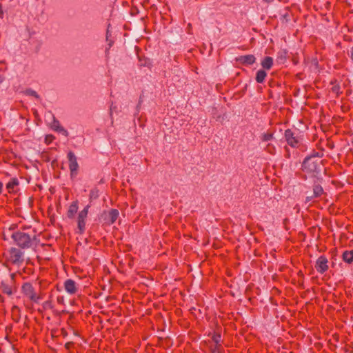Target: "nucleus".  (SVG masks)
I'll use <instances>...</instances> for the list:
<instances>
[{
  "label": "nucleus",
  "instance_id": "1",
  "mask_svg": "<svg viewBox=\"0 0 353 353\" xmlns=\"http://www.w3.org/2000/svg\"><path fill=\"white\" fill-rule=\"evenodd\" d=\"M323 155V149L319 152L314 150L304 159L301 168L303 172L302 179L306 180L307 178H319L323 167V161L321 159Z\"/></svg>",
  "mask_w": 353,
  "mask_h": 353
},
{
  "label": "nucleus",
  "instance_id": "2",
  "mask_svg": "<svg viewBox=\"0 0 353 353\" xmlns=\"http://www.w3.org/2000/svg\"><path fill=\"white\" fill-rule=\"evenodd\" d=\"M14 243L21 249L33 248L37 246V236L34 229L23 227L21 230L13 232L10 234Z\"/></svg>",
  "mask_w": 353,
  "mask_h": 353
},
{
  "label": "nucleus",
  "instance_id": "3",
  "mask_svg": "<svg viewBox=\"0 0 353 353\" xmlns=\"http://www.w3.org/2000/svg\"><path fill=\"white\" fill-rule=\"evenodd\" d=\"M20 293L24 300L25 307L30 309L34 304H39L44 298L45 293L41 288H37L30 281H26L21 284Z\"/></svg>",
  "mask_w": 353,
  "mask_h": 353
},
{
  "label": "nucleus",
  "instance_id": "4",
  "mask_svg": "<svg viewBox=\"0 0 353 353\" xmlns=\"http://www.w3.org/2000/svg\"><path fill=\"white\" fill-rule=\"evenodd\" d=\"M16 274L3 272L0 278V290L1 293L12 296L17 292Z\"/></svg>",
  "mask_w": 353,
  "mask_h": 353
},
{
  "label": "nucleus",
  "instance_id": "5",
  "mask_svg": "<svg viewBox=\"0 0 353 353\" xmlns=\"http://www.w3.org/2000/svg\"><path fill=\"white\" fill-rule=\"evenodd\" d=\"M90 208V205H86L84 208L78 212L77 216H75V222L77 223V230H75V233L79 235L84 234L86 230V221L88 219L89 209Z\"/></svg>",
  "mask_w": 353,
  "mask_h": 353
},
{
  "label": "nucleus",
  "instance_id": "6",
  "mask_svg": "<svg viewBox=\"0 0 353 353\" xmlns=\"http://www.w3.org/2000/svg\"><path fill=\"white\" fill-rule=\"evenodd\" d=\"M7 263L19 266L24 261L23 252L19 248H11L4 254Z\"/></svg>",
  "mask_w": 353,
  "mask_h": 353
},
{
  "label": "nucleus",
  "instance_id": "7",
  "mask_svg": "<svg viewBox=\"0 0 353 353\" xmlns=\"http://www.w3.org/2000/svg\"><path fill=\"white\" fill-rule=\"evenodd\" d=\"M322 181L323 179L320 177L314 179L312 185V193H307L305 200V203H310L316 199H319L323 195H326V193L325 192L321 184Z\"/></svg>",
  "mask_w": 353,
  "mask_h": 353
},
{
  "label": "nucleus",
  "instance_id": "8",
  "mask_svg": "<svg viewBox=\"0 0 353 353\" xmlns=\"http://www.w3.org/2000/svg\"><path fill=\"white\" fill-rule=\"evenodd\" d=\"M48 310H51L54 316H61L65 312L64 310H59L55 308L52 296H50L48 300L42 303L41 307L38 308L37 312L42 317H44L46 316Z\"/></svg>",
  "mask_w": 353,
  "mask_h": 353
},
{
  "label": "nucleus",
  "instance_id": "9",
  "mask_svg": "<svg viewBox=\"0 0 353 353\" xmlns=\"http://www.w3.org/2000/svg\"><path fill=\"white\" fill-rule=\"evenodd\" d=\"M209 336H211L212 342L214 344H210L209 351L210 353H225V350L223 346V341L221 339V334L219 332L214 331L213 333H209ZM211 343V341H208Z\"/></svg>",
  "mask_w": 353,
  "mask_h": 353
},
{
  "label": "nucleus",
  "instance_id": "10",
  "mask_svg": "<svg viewBox=\"0 0 353 353\" xmlns=\"http://www.w3.org/2000/svg\"><path fill=\"white\" fill-rule=\"evenodd\" d=\"M284 138L287 143L292 148H299L301 145V137L291 129L285 130Z\"/></svg>",
  "mask_w": 353,
  "mask_h": 353
},
{
  "label": "nucleus",
  "instance_id": "11",
  "mask_svg": "<svg viewBox=\"0 0 353 353\" xmlns=\"http://www.w3.org/2000/svg\"><path fill=\"white\" fill-rule=\"evenodd\" d=\"M68 160V166L70 171L71 178H74L78 174L79 164L77 162V158L72 151H69L67 154Z\"/></svg>",
  "mask_w": 353,
  "mask_h": 353
},
{
  "label": "nucleus",
  "instance_id": "12",
  "mask_svg": "<svg viewBox=\"0 0 353 353\" xmlns=\"http://www.w3.org/2000/svg\"><path fill=\"white\" fill-rule=\"evenodd\" d=\"M316 272L321 274H324L329 269L328 259L325 255H321L316 259L314 265Z\"/></svg>",
  "mask_w": 353,
  "mask_h": 353
},
{
  "label": "nucleus",
  "instance_id": "13",
  "mask_svg": "<svg viewBox=\"0 0 353 353\" xmlns=\"http://www.w3.org/2000/svg\"><path fill=\"white\" fill-rule=\"evenodd\" d=\"M234 61L243 65H251L255 63L256 58L253 54H246L236 57Z\"/></svg>",
  "mask_w": 353,
  "mask_h": 353
},
{
  "label": "nucleus",
  "instance_id": "14",
  "mask_svg": "<svg viewBox=\"0 0 353 353\" xmlns=\"http://www.w3.org/2000/svg\"><path fill=\"white\" fill-rule=\"evenodd\" d=\"M104 221L108 225L113 224L119 217V212L117 209L112 208L108 212L104 213Z\"/></svg>",
  "mask_w": 353,
  "mask_h": 353
},
{
  "label": "nucleus",
  "instance_id": "15",
  "mask_svg": "<svg viewBox=\"0 0 353 353\" xmlns=\"http://www.w3.org/2000/svg\"><path fill=\"white\" fill-rule=\"evenodd\" d=\"M63 285L65 291L70 295H74L78 292L79 285L72 279L65 280Z\"/></svg>",
  "mask_w": 353,
  "mask_h": 353
},
{
  "label": "nucleus",
  "instance_id": "16",
  "mask_svg": "<svg viewBox=\"0 0 353 353\" xmlns=\"http://www.w3.org/2000/svg\"><path fill=\"white\" fill-rule=\"evenodd\" d=\"M79 209L78 200L73 201L68 206L66 216L70 220H74Z\"/></svg>",
  "mask_w": 353,
  "mask_h": 353
},
{
  "label": "nucleus",
  "instance_id": "17",
  "mask_svg": "<svg viewBox=\"0 0 353 353\" xmlns=\"http://www.w3.org/2000/svg\"><path fill=\"white\" fill-rule=\"evenodd\" d=\"M135 49L137 50L138 59H139V65L140 67H146L149 69H151L152 67V63L151 60L149 58L145 57H141L139 54V52L141 50L140 48L138 46L135 47Z\"/></svg>",
  "mask_w": 353,
  "mask_h": 353
},
{
  "label": "nucleus",
  "instance_id": "18",
  "mask_svg": "<svg viewBox=\"0 0 353 353\" xmlns=\"http://www.w3.org/2000/svg\"><path fill=\"white\" fill-rule=\"evenodd\" d=\"M51 128L57 132L62 133L64 136L68 137V131L60 124V122L54 119L53 122L51 125Z\"/></svg>",
  "mask_w": 353,
  "mask_h": 353
},
{
  "label": "nucleus",
  "instance_id": "19",
  "mask_svg": "<svg viewBox=\"0 0 353 353\" xmlns=\"http://www.w3.org/2000/svg\"><path fill=\"white\" fill-rule=\"evenodd\" d=\"M21 310L19 306H12L11 309L12 319L16 323L19 322L21 317Z\"/></svg>",
  "mask_w": 353,
  "mask_h": 353
},
{
  "label": "nucleus",
  "instance_id": "20",
  "mask_svg": "<svg viewBox=\"0 0 353 353\" xmlns=\"http://www.w3.org/2000/svg\"><path fill=\"white\" fill-rule=\"evenodd\" d=\"M342 260L347 264L353 263V250H345L342 254Z\"/></svg>",
  "mask_w": 353,
  "mask_h": 353
},
{
  "label": "nucleus",
  "instance_id": "21",
  "mask_svg": "<svg viewBox=\"0 0 353 353\" xmlns=\"http://www.w3.org/2000/svg\"><path fill=\"white\" fill-rule=\"evenodd\" d=\"M330 84L332 85L331 91L332 93L336 94V97H338L342 93V91H341L340 84L337 82L336 79L332 80Z\"/></svg>",
  "mask_w": 353,
  "mask_h": 353
},
{
  "label": "nucleus",
  "instance_id": "22",
  "mask_svg": "<svg viewBox=\"0 0 353 353\" xmlns=\"http://www.w3.org/2000/svg\"><path fill=\"white\" fill-rule=\"evenodd\" d=\"M19 184L17 178H12L10 181L6 184V189L9 193L14 192V188Z\"/></svg>",
  "mask_w": 353,
  "mask_h": 353
},
{
  "label": "nucleus",
  "instance_id": "23",
  "mask_svg": "<svg viewBox=\"0 0 353 353\" xmlns=\"http://www.w3.org/2000/svg\"><path fill=\"white\" fill-rule=\"evenodd\" d=\"M261 64L263 69L270 70L273 65V59L271 57H265Z\"/></svg>",
  "mask_w": 353,
  "mask_h": 353
},
{
  "label": "nucleus",
  "instance_id": "24",
  "mask_svg": "<svg viewBox=\"0 0 353 353\" xmlns=\"http://www.w3.org/2000/svg\"><path fill=\"white\" fill-rule=\"evenodd\" d=\"M288 57V51L286 50H281L277 52L276 61L279 63H283Z\"/></svg>",
  "mask_w": 353,
  "mask_h": 353
},
{
  "label": "nucleus",
  "instance_id": "25",
  "mask_svg": "<svg viewBox=\"0 0 353 353\" xmlns=\"http://www.w3.org/2000/svg\"><path fill=\"white\" fill-rule=\"evenodd\" d=\"M266 76L267 73L264 70H258L256 74V81L259 83H262L264 81Z\"/></svg>",
  "mask_w": 353,
  "mask_h": 353
},
{
  "label": "nucleus",
  "instance_id": "26",
  "mask_svg": "<svg viewBox=\"0 0 353 353\" xmlns=\"http://www.w3.org/2000/svg\"><path fill=\"white\" fill-rule=\"evenodd\" d=\"M99 191L97 188H94L90 191L89 199L90 201L97 199L99 197Z\"/></svg>",
  "mask_w": 353,
  "mask_h": 353
},
{
  "label": "nucleus",
  "instance_id": "27",
  "mask_svg": "<svg viewBox=\"0 0 353 353\" xmlns=\"http://www.w3.org/2000/svg\"><path fill=\"white\" fill-rule=\"evenodd\" d=\"M274 138V133L273 132H266L261 135V139L262 141H268L272 140Z\"/></svg>",
  "mask_w": 353,
  "mask_h": 353
},
{
  "label": "nucleus",
  "instance_id": "28",
  "mask_svg": "<svg viewBox=\"0 0 353 353\" xmlns=\"http://www.w3.org/2000/svg\"><path fill=\"white\" fill-rule=\"evenodd\" d=\"M24 93L26 94V95H28V96H32V97H34V98L37 99H40V97L39 95L37 93L36 91L32 90V89H26L24 92Z\"/></svg>",
  "mask_w": 353,
  "mask_h": 353
},
{
  "label": "nucleus",
  "instance_id": "29",
  "mask_svg": "<svg viewBox=\"0 0 353 353\" xmlns=\"http://www.w3.org/2000/svg\"><path fill=\"white\" fill-rule=\"evenodd\" d=\"M56 301H57V303L58 305H60L63 307L65 306V297L63 296H62V295L58 296L57 297Z\"/></svg>",
  "mask_w": 353,
  "mask_h": 353
},
{
  "label": "nucleus",
  "instance_id": "30",
  "mask_svg": "<svg viewBox=\"0 0 353 353\" xmlns=\"http://www.w3.org/2000/svg\"><path fill=\"white\" fill-rule=\"evenodd\" d=\"M265 150L270 154H274L275 151V148L272 144L269 143L267 145Z\"/></svg>",
  "mask_w": 353,
  "mask_h": 353
},
{
  "label": "nucleus",
  "instance_id": "31",
  "mask_svg": "<svg viewBox=\"0 0 353 353\" xmlns=\"http://www.w3.org/2000/svg\"><path fill=\"white\" fill-rule=\"evenodd\" d=\"M326 146L330 149V150H333L335 147V144H334V142L331 140L330 139H327V143H326Z\"/></svg>",
  "mask_w": 353,
  "mask_h": 353
},
{
  "label": "nucleus",
  "instance_id": "32",
  "mask_svg": "<svg viewBox=\"0 0 353 353\" xmlns=\"http://www.w3.org/2000/svg\"><path fill=\"white\" fill-rule=\"evenodd\" d=\"M54 139V137L52 134H48L46 136V142L48 143H50Z\"/></svg>",
  "mask_w": 353,
  "mask_h": 353
},
{
  "label": "nucleus",
  "instance_id": "33",
  "mask_svg": "<svg viewBox=\"0 0 353 353\" xmlns=\"http://www.w3.org/2000/svg\"><path fill=\"white\" fill-rule=\"evenodd\" d=\"M23 271H24V272H26L28 274H32L34 272V270L32 268H27V267L23 269Z\"/></svg>",
  "mask_w": 353,
  "mask_h": 353
},
{
  "label": "nucleus",
  "instance_id": "34",
  "mask_svg": "<svg viewBox=\"0 0 353 353\" xmlns=\"http://www.w3.org/2000/svg\"><path fill=\"white\" fill-rule=\"evenodd\" d=\"M17 228V224H12L10 225V226L8 228V230L10 232L12 231L13 232H16L15 230Z\"/></svg>",
  "mask_w": 353,
  "mask_h": 353
},
{
  "label": "nucleus",
  "instance_id": "35",
  "mask_svg": "<svg viewBox=\"0 0 353 353\" xmlns=\"http://www.w3.org/2000/svg\"><path fill=\"white\" fill-rule=\"evenodd\" d=\"M285 157L287 158V159H290V151H289V148L285 146Z\"/></svg>",
  "mask_w": 353,
  "mask_h": 353
},
{
  "label": "nucleus",
  "instance_id": "36",
  "mask_svg": "<svg viewBox=\"0 0 353 353\" xmlns=\"http://www.w3.org/2000/svg\"><path fill=\"white\" fill-rule=\"evenodd\" d=\"M348 55L353 63V46L351 48L350 52L348 53Z\"/></svg>",
  "mask_w": 353,
  "mask_h": 353
},
{
  "label": "nucleus",
  "instance_id": "37",
  "mask_svg": "<svg viewBox=\"0 0 353 353\" xmlns=\"http://www.w3.org/2000/svg\"><path fill=\"white\" fill-rule=\"evenodd\" d=\"M73 345V343L72 342H68L65 344V349L67 350H70V347Z\"/></svg>",
  "mask_w": 353,
  "mask_h": 353
},
{
  "label": "nucleus",
  "instance_id": "38",
  "mask_svg": "<svg viewBox=\"0 0 353 353\" xmlns=\"http://www.w3.org/2000/svg\"><path fill=\"white\" fill-rule=\"evenodd\" d=\"M3 16H4V13H3V7H2L1 3H0V19H3Z\"/></svg>",
  "mask_w": 353,
  "mask_h": 353
},
{
  "label": "nucleus",
  "instance_id": "39",
  "mask_svg": "<svg viewBox=\"0 0 353 353\" xmlns=\"http://www.w3.org/2000/svg\"><path fill=\"white\" fill-rule=\"evenodd\" d=\"M61 334L63 335V336H67V332L64 328L61 329Z\"/></svg>",
  "mask_w": 353,
  "mask_h": 353
},
{
  "label": "nucleus",
  "instance_id": "40",
  "mask_svg": "<svg viewBox=\"0 0 353 353\" xmlns=\"http://www.w3.org/2000/svg\"><path fill=\"white\" fill-rule=\"evenodd\" d=\"M52 167H54L58 165V161L57 159H54L51 163Z\"/></svg>",
  "mask_w": 353,
  "mask_h": 353
},
{
  "label": "nucleus",
  "instance_id": "41",
  "mask_svg": "<svg viewBox=\"0 0 353 353\" xmlns=\"http://www.w3.org/2000/svg\"><path fill=\"white\" fill-rule=\"evenodd\" d=\"M3 190V183L0 181V194H1Z\"/></svg>",
  "mask_w": 353,
  "mask_h": 353
},
{
  "label": "nucleus",
  "instance_id": "42",
  "mask_svg": "<svg viewBox=\"0 0 353 353\" xmlns=\"http://www.w3.org/2000/svg\"><path fill=\"white\" fill-rule=\"evenodd\" d=\"M0 302L3 303L4 302V297L0 295Z\"/></svg>",
  "mask_w": 353,
  "mask_h": 353
},
{
  "label": "nucleus",
  "instance_id": "43",
  "mask_svg": "<svg viewBox=\"0 0 353 353\" xmlns=\"http://www.w3.org/2000/svg\"><path fill=\"white\" fill-rule=\"evenodd\" d=\"M263 1L267 3H271V2L274 1V0H263Z\"/></svg>",
  "mask_w": 353,
  "mask_h": 353
},
{
  "label": "nucleus",
  "instance_id": "44",
  "mask_svg": "<svg viewBox=\"0 0 353 353\" xmlns=\"http://www.w3.org/2000/svg\"><path fill=\"white\" fill-rule=\"evenodd\" d=\"M269 85H270V87H272V85H274V82L273 81H270Z\"/></svg>",
  "mask_w": 353,
  "mask_h": 353
},
{
  "label": "nucleus",
  "instance_id": "45",
  "mask_svg": "<svg viewBox=\"0 0 353 353\" xmlns=\"http://www.w3.org/2000/svg\"><path fill=\"white\" fill-rule=\"evenodd\" d=\"M269 85H270V87H272V85H274V82L273 81H270Z\"/></svg>",
  "mask_w": 353,
  "mask_h": 353
},
{
  "label": "nucleus",
  "instance_id": "46",
  "mask_svg": "<svg viewBox=\"0 0 353 353\" xmlns=\"http://www.w3.org/2000/svg\"><path fill=\"white\" fill-rule=\"evenodd\" d=\"M190 311H194L195 310V307H192L190 309Z\"/></svg>",
  "mask_w": 353,
  "mask_h": 353
},
{
  "label": "nucleus",
  "instance_id": "47",
  "mask_svg": "<svg viewBox=\"0 0 353 353\" xmlns=\"http://www.w3.org/2000/svg\"><path fill=\"white\" fill-rule=\"evenodd\" d=\"M347 37H348L347 36H345V37H344V40H345V41H347Z\"/></svg>",
  "mask_w": 353,
  "mask_h": 353
},
{
  "label": "nucleus",
  "instance_id": "48",
  "mask_svg": "<svg viewBox=\"0 0 353 353\" xmlns=\"http://www.w3.org/2000/svg\"><path fill=\"white\" fill-rule=\"evenodd\" d=\"M46 319L50 321V316H47Z\"/></svg>",
  "mask_w": 353,
  "mask_h": 353
},
{
  "label": "nucleus",
  "instance_id": "49",
  "mask_svg": "<svg viewBox=\"0 0 353 353\" xmlns=\"http://www.w3.org/2000/svg\"><path fill=\"white\" fill-rule=\"evenodd\" d=\"M107 34H108V31L107 32ZM107 39H108V35L106 36Z\"/></svg>",
  "mask_w": 353,
  "mask_h": 353
},
{
  "label": "nucleus",
  "instance_id": "50",
  "mask_svg": "<svg viewBox=\"0 0 353 353\" xmlns=\"http://www.w3.org/2000/svg\"><path fill=\"white\" fill-rule=\"evenodd\" d=\"M112 41H110V43H109V46H112Z\"/></svg>",
  "mask_w": 353,
  "mask_h": 353
},
{
  "label": "nucleus",
  "instance_id": "51",
  "mask_svg": "<svg viewBox=\"0 0 353 353\" xmlns=\"http://www.w3.org/2000/svg\"><path fill=\"white\" fill-rule=\"evenodd\" d=\"M188 26H189V28H191V24H190V23H189V24H188Z\"/></svg>",
  "mask_w": 353,
  "mask_h": 353
},
{
  "label": "nucleus",
  "instance_id": "52",
  "mask_svg": "<svg viewBox=\"0 0 353 353\" xmlns=\"http://www.w3.org/2000/svg\"><path fill=\"white\" fill-rule=\"evenodd\" d=\"M352 145H353V139L352 140Z\"/></svg>",
  "mask_w": 353,
  "mask_h": 353
}]
</instances>
